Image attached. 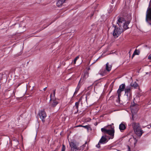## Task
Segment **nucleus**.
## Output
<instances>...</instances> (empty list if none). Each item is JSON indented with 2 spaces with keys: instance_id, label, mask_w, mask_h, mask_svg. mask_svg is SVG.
<instances>
[{
  "instance_id": "obj_3",
  "label": "nucleus",
  "mask_w": 151,
  "mask_h": 151,
  "mask_svg": "<svg viewBox=\"0 0 151 151\" xmlns=\"http://www.w3.org/2000/svg\"><path fill=\"white\" fill-rule=\"evenodd\" d=\"M113 27L114 28L113 35L115 38H117L124 30L122 28L118 27L114 24H113Z\"/></svg>"
},
{
  "instance_id": "obj_20",
  "label": "nucleus",
  "mask_w": 151,
  "mask_h": 151,
  "mask_svg": "<svg viewBox=\"0 0 151 151\" xmlns=\"http://www.w3.org/2000/svg\"><path fill=\"white\" fill-rule=\"evenodd\" d=\"M118 94V96L117 99L116 100V102L118 103H119L120 101V97L121 96V93H117Z\"/></svg>"
},
{
  "instance_id": "obj_24",
  "label": "nucleus",
  "mask_w": 151,
  "mask_h": 151,
  "mask_svg": "<svg viewBox=\"0 0 151 151\" xmlns=\"http://www.w3.org/2000/svg\"><path fill=\"white\" fill-rule=\"evenodd\" d=\"M55 89L53 91V98H55Z\"/></svg>"
},
{
  "instance_id": "obj_31",
  "label": "nucleus",
  "mask_w": 151,
  "mask_h": 151,
  "mask_svg": "<svg viewBox=\"0 0 151 151\" xmlns=\"http://www.w3.org/2000/svg\"><path fill=\"white\" fill-rule=\"evenodd\" d=\"M127 147H128V151H130V147H129V146L128 145H127Z\"/></svg>"
},
{
  "instance_id": "obj_32",
  "label": "nucleus",
  "mask_w": 151,
  "mask_h": 151,
  "mask_svg": "<svg viewBox=\"0 0 151 151\" xmlns=\"http://www.w3.org/2000/svg\"><path fill=\"white\" fill-rule=\"evenodd\" d=\"M83 125H80L77 126L76 127H83Z\"/></svg>"
},
{
  "instance_id": "obj_12",
  "label": "nucleus",
  "mask_w": 151,
  "mask_h": 151,
  "mask_svg": "<svg viewBox=\"0 0 151 151\" xmlns=\"http://www.w3.org/2000/svg\"><path fill=\"white\" fill-rule=\"evenodd\" d=\"M135 134L138 136H141L144 133L141 128L134 131Z\"/></svg>"
},
{
  "instance_id": "obj_14",
  "label": "nucleus",
  "mask_w": 151,
  "mask_h": 151,
  "mask_svg": "<svg viewBox=\"0 0 151 151\" xmlns=\"http://www.w3.org/2000/svg\"><path fill=\"white\" fill-rule=\"evenodd\" d=\"M64 3L63 0H58L56 3L57 6L58 7H60Z\"/></svg>"
},
{
  "instance_id": "obj_16",
  "label": "nucleus",
  "mask_w": 151,
  "mask_h": 151,
  "mask_svg": "<svg viewBox=\"0 0 151 151\" xmlns=\"http://www.w3.org/2000/svg\"><path fill=\"white\" fill-rule=\"evenodd\" d=\"M129 86H131V87L132 86L134 88H136L137 87H138V85L136 82H135L133 83H131L130 84V85Z\"/></svg>"
},
{
  "instance_id": "obj_39",
  "label": "nucleus",
  "mask_w": 151,
  "mask_h": 151,
  "mask_svg": "<svg viewBox=\"0 0 151 151\" xmlns=\"http://www.w3.org/2000/svg\"><path fill=\"white\" fill-rule=\"evenodd\" d=\"M59 147H60V145H59Z\"/></svg>"
},
{
  "instance_id": "obj_4",
  "label": "nucleus",
  "mask_w": 151,
  "mask_h": 151,
  "mask_svg": "<svg viewBox=\"0 0 151 151\" xmlns=\"http://www.w3.org/2000/svg\"><path fill=\"white\" fill-rule=\"evenodd\" d=\"M109 126L110 127L111 129L108 130L106 129L105 128H102L101 129V131L104 134H107L110 135L112 137V138H113L114 135V127H112L111 125H109Z\"/></svg>"
},
{
  "instance_id": "obj_38",
  "label": "nucleus",
  "mask_w": 151,
  "mask_h": 151,
  "mask_svg": "<svg viewBox=\"0 0 151 151\" xmlns=\"http://www.w3.org/2000/svg\"><path fill=\"white\" fill-rule=\"evenodd\" d=\"M113 124H113V123H112V124H111V126L112 127V125H113Z\"/></svg>"
},
{
  "instance_id": "obj_40",
  "label": "nucleus",
  "mask_w": 151,
  "mask_h": 151,
  "mask_svg": "<svg viewBox=\"0 0 151 151\" xmlns=\"http://www.w3.org/2000/svg\"><path fill=\"white\" fill-rule=\"evenodd\" d=\"M145 47H147V46L146 45H145Z\"/></svg>"
},
{
  "instance_id": "obj_27",
  "label": "nucleus",
  "mask_w": 151,
  "mask_h": 151,
  "mask_svg": "<svg viewBox=\"0 0 151 151\" xmlns=\"http://www.w3.org/2000/svg\"><path fill=\"white\" fill-rule=\"evenodd\" d=\"M99 143H99L96 146V147H97L99 148H100V145Z\"/></svg>"
},
{
  "instance_id": "obj_19",
  "label": "nucleus",
  "mask_w": 151,
  "mask_h": 151,
  "mask_svg": "<svg viewBox=\"0 0 151 151\" xmlns=\"http://www.w3.org/2000/svg\"><path fill=\"white\" fill-rule=\"evenodd\" d=\"M83 127L86 129L88 131L89 130H92V129L91 128L90 125H89L85 126H83Z\"/></svg>"
},
{
  "instance_id": "obj_17",
  "label": "nucleus",
  "mask_w": 151,
  "mask_h": 151,
  "mask_svg": "<svg viewBox=\"0 0 151 151\" xmlns=\"http://www.w3.org/2000/svg\"><path fill=\"white\" fill-rule=\"evenodd\" d=\"M106 140V139L105 137L104 136H102L101 139L100 140L99 143H103V142H104Z\"/></svg>"
},
{
  "instance_id": "obj_21",
  "label": "nucleus",
  "mask_w": 151,
  "mask_h": 151,
  "mask_svg": "<svg viewBox=\"0 0 151 151\" xmlns=\"http://www.w3.org/2000/svg\"><path fill=\"white\" fill-rule=\"evenodd\" d=\"M134 52H135V55H139L140 53V50H139L136 49Z\"/></svg>"
},
{
  "instance_id": "obj_25",
  "label": "nucleus",
  "mask_w": 151,
  "mask_h": 151,
  "mask_svg": "<svg viewBox=\"0 0 151 151\" xmlns=\"http://www.w3.org/2000/svg\"><path fill=\"white\" fill-rule=\"evenodd\" d=\"M87 143V142H86V143H85V144H84L83 145H82V146H81V148H82V150H83V148L84 147H85V146H86V144Z\"/></svg>"
},
{
  "instance_id": "obj_7",
  "label": "nucleus",
  "mask_w": 151,
  "mask_h": 151,
  "mask_svg": "<svg viewBox=\"0 0 151 151\" xmlns=\"http://www.w3.org/2000/svg\"><path fill=\"white\" fill-rule=\"evenodd\" d=\"M70 146L71 147V151H76L80 150L79 148L77 147L75 143L73 142H71L69 143Z\"/></svg>"
},
{
  "instance_id": "obj_18",
  "label": "nucleus",
  "mask_w": 151,
  "mask_h": 151,
  "mask_svg": "<svg viewBox=\"0 0 151 151\" xmlns=\"http://www.w3.org/2000/svg\"><path fill=\"white\" fill-rule=\"evenodd\" d=\"M80 81H79V83H78V86L77 87V88H76V91L74 92V95H75V94H76L78 92V91L80 87V86L79 85V83L80 82Z\"/></svg>"
},
{
  "instance_id": "obj_34",
  "label": "nucleus",
  "mask_w": 151,
  "mask_h": 151,
  "mask_svg": "<svg viewBox=\"0 0 151 151\" xmlns=\"http://www.w3.org/2000/svg\"><path fill=\"white\" fill-rule=\"evenodd\" d=\"M115 0H112V2H111V4H113L114 3V1Z\"/></svg>"
},
{
  "instance_id": "obj_2",
  "label": "nucleus",
  "mask_w": 151,
  "mask_h": 151,
  "mask_svg": "<svg viewBox=\"0 0 151 151\" xmlns=\"http://www.w3.org/2000/svg\"><path fill=\"white\" fill-rule=\"evenodd\" d=\"M146 21L150 25H151V0H150L149 6L146 12Z\"/></svg>"
},
{
  "instance_id": "obj_1",
  "label": "nucleus",
  "mask_w": 151,
  "mask_h": 151,
  "mask_svg": "<svg viewBox=\"0 0 151 151\" xmlns=\"http://www.w3.org/2000/svg\"><path fill=\"white\" fill-rule=\"evenodd\" d=\"M129 19L126 22L124 19L122 17H119L118 19L117 24L120 27L123 26V28L125 30L129 28L128 25L130 23L132 19L131 17L130 16Z\"/></svg>"
},
{
  "instance_id": "obj_13",
  "label": "nucleus",
  "mask_w": 151,
  "mask_h": 151,
  "mask_svg": "<svg viewBox=\"0 0 151 151\" xmlns=\"http://www.w3.org/2000/svg\"><path fill=\"white\" fill-rule=\"evenodd\" d=\"M112 65H109V63H107L106 65V70L107 71H110L111 69Z\"/></svg>"
},
{
  "instance_id": "obj_33",
  "label": "nucleus",
  "mask_w": 151,
  "mask_h": 151,
  "mask_svg": "<svg viewBox=\"0 0 151 151\" xmlns=\"http://www.w3.org/2000/svg\"><path fill=\"white\" fill-rule=\"evenodd\" d=\"M147 128L148 129H150L151 128V125H148Z\"/></svg>"
},
{
  "instance_id": "obj_23",
  "label": "nucleus",
  "mask_w": 151,
  "mask_h": 151,
  "mask_svg": "<svg viewBox=\"0 0 151 151\" xmlns=\"http://www.w3.org/2000/svg\"><path fill=\"white\" fill-rule=\"evenodd\" d=\"M62 146L63 147L61 151H65V146L64 144H63Z\"/></svg>"
},
{
  "instance_id": "obj_37",
  "label": "nucleus",
  "mask_w": 151,
  "mask_h": 151,
  "mask_svg": "<svg viewBox=\"0 0 151 151\" xmlns=\"http://www.w3.org/2000/svg\"><path fill=\"white\" fill-rule=\"evenodd\" d=\"M65 0H63V2H64Z\"/></svg>"
},
{
  "instance_id": "obj_26",
  "label": "nucleus",
  "mask_w": 151,
  "mask_h": 151,
  "mask_svg": "<svg viewBox=\"0 0 151 151\" xmlns=\"http://www.w3.org/2000/svg\"><path fill=\"white\" fill-rule=\"evenodd\" d=\"M134 106H135V104H132V103L131 104V108H131V109H132H132H133V108Z\"/></svg>"
},
{
  "instance_id": "obj_8",
  "label": "nucleus",
  "mask_w": 151,
  "mask_h": 151,
  "mask_svg": "<svg viewBox=\"0 0 151 151\" xmlns=\"http://www.w3.org/2000/svg\"><path fill=\"white\" fill-rule=\"evenodd\" d=\"M125 95L128 98H130L131 96V86H127L125 89Z\"/></svg>"
},
{
  "instance_id": "obj_35",
  "label": "nucleus",
  "mask_w": 151,
  "mask_h": 151,
  "mask_svg": "<svg viewBox=\"0 0 151 151\" xmlns=\"http://www.w3.org/2000/svg\"><path fill=\"white\" fill-rule=\"evenodd\" d=\"M21 84V83H19L17 86V88L18 87V86H19Z\"/></svg>"
},
{
  "instance_id": "obj_22",
  "label": "nucleus",
  "mask_w": 151,
  "mask_h": 151,
  "mask_svg": "<svg viewBox=\"0 0 151 151\" xmlns=\"http://www.w3.org/2000/svg\"><path fill=\"white\" fill-rule=\"evenodd\" d=\"M79 58V56H77V57H76L75 58V59H74V64H76V60H77V59H78Z\"/></svg>"
},
{
  "instance_id": "obj_6",
  "label": "nucleus",
  "mask_w": 151,
  "mask_h": 151,
  "mask_svg": "<svg viewBox=\"0 0 151 151\" xmlns=\"http://www.w3.org/2000/svg\"><path fill=\"white\" fill-rule=\"evenodd\" d=\"M39 115L40 119L43 123H44L45 121V118L47 116V115L45 111L44 110H41L39 111Z\"/></svg>"
},
{
  "instance_id": "obj_5",
  "label": "nucleus",
  "mask_w": 151,
  "mask_h": 151,
  "mask_svg": "<svg viewBox=\"0 0 151 151\" xmlns=\"http://www.w3.org/2000/svg\"><path fill=\"white\" fill-rule=\"evenodd\" d=\"M50 104L51 107H55L58 104L55 98H53L52 93L50 95Z\"/></svg>"
},
{
  "instance_id": "obj_29",
  "label": "nucleus",
  "mask_w": 151,
  "mask_h": 151,
  "mask_svg": "<svg viewBox=\"0 0 151 151\" xmlns=\"http://www.w3.org/2000/svg\"><path fill=\"white\" fill-rule=\"evenodd\" d=\"M148 59L149 60L151 59V54L148 56Z\"/></svg>"
},
{
  "instance_id": "obj_10",
  "label": "nucleus",
  "mask_w": 151,
  "mask_h": 151,
  "mask_svg": "<svg viewBox=\"0 0 151 151\" xmlns=\"http://www.w3.org/2000/svg\"><path fill=\"white\" fill-rule=\"evenodd\" d=\"M125 84H122L119 86V89L117 91V93H121L122 91L125 90Z\"/></svg>"
},
{
  "instance_id": "obj_9",
  "label": "nucleus",
  "mask_w": 151,
  "mask_h": 151,
  "mask_svg": "<svg viewBox=\"0 0 151 151\" xmlns=\"http://www.w3.org/2000/svg\"><path fill=\"white\" fill-rule=\"evenodd\" d=\"M80 101L76 102L75 103V106L73 107V111L74 112V114H76L78 111V108L79 104Z\"/></svg>"
},
{
  "instance_id": "obj_11",
  "label": "nucleus",
  "mask_w": 151,
  "mask_h": 151,
  "mask_svg": "<svg viewBox=\"0 0 151 151\" xmlns=\"http://www.w3.org/2000/svg\"><path fill=\"white\" fill-rule=\"evenodd\" d=\"M132 126L134 131L141 128L139 124L138 123L134 122L132 124Z\"/></svg>"
},
{
  "instance_id": "obj_28",
  "label": "nucleus",
  "mask_w": 151,
  "mask_h": 151,
  "mask_svg": "<svg viewBox=\"0 0 151 151\" xmlns=\"http://www.w3.org/2000/svg\"><path fill=\"white\" fill-rule=\"evenodd\" d=\"M135 52H134L132 57V59L134 57V56L135 55Z\"/></svg>"
},
{
  "instance_id": "obj_36",
  "label": "nucleus",
  "mask_w": 151,
  "mask_h": 151,
  "mask_svg": "<svg viewBox=\"0 0 151 151\" xmlns=\"http://www.w3.org/2000/svg\"><path fill=\"white\" fill-rule=\"evenodd\" d=\"M46 88H47V87H46L45 88H44L43 89L44 90V91H45L46 90Z\"/></svg>"
},
{
  "instance_id": "obj_15",
  "label": "nucleus",
  "mask_w": 151,
  "mask_h": 151,
  "mask_svg": "<svg viewBox=\"0 0 151 151\" xmlns=\"http://www.w3.org/2000/svg\"><path fill=\"white\" fill-rule=\"evenodd\" d=\"M119 129L121 131L123 130L126 129V126L123 124L121 123L119 125Z\"/></svg>"
},
{
  "instance_id": "obj_30",
  "label": "nucleus",
  "mask_w": 151,
  "mask_h": 151,
  "mask_svg": "<svg viewBox=\"0 0 151 151\" xmlns=\"http://www.w3.org/2000/svg\"><path fill=\"white\" fill-rule=\"evenodd\" d=\"M93 15H94V12L91 13V14L90 16V17L91 18V17L93 16Z\"/></svg>"
}]
</instances>
